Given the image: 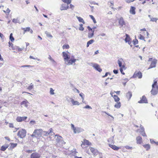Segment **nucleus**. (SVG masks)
Returning a JSON list of instances; mask_svg holds the SVG:
<instances>
[{
	"label": "nucleus",
	"instance_id": "9d476101",
	"mask_svg": "<svg viewBox=\"0 0 158 158\" xmlns=\"http://www.w3.org/2000/svg\"><path fill=\"white\" fill-rule=\"evenodd\" d=\"M27 118V117L26 116L23 117H18L16 119L17 121L18 122H21L25 121Z\"/></svg>",
	"mask_w": 158,
	"mask_h": 158
},
{
	"label": "nucleus",
	"instance_id": "7c9ffc66",
	"mask_svg": "<svg viewBox=\"0 0 158 158\" xmlns=\"http://www.w3.org/2000/svg\"><path fill=\"white\" fill-rule=\"evenodd\" d=\"M121 106V103L119 102H117L114 105V107L117 108H119Z\"/></svg>",
	"mask_w": 158,
	"mask_h": 158
},
{
	"label": "nucleus",
	"instance_id": "c756f323",
	"mask_svg": "<svg viewBox=\"0 0 158 158\" xmlns=\"http://www.w3.org/2000/svg\"><path fill=\"white\" fill-rule=\"evenodd\" d=\"M77 19H78L79 21L80 22L82 23L83 24L85 23V22L83 19L80 17H78L77 16H76Z\"/></svg>",
	"mask_w": 158,
	"mask_h": 158
},
{
	"label": "nucleus",
	"instance_id": "5701e85b",
	"mask_svg": "<svg viewBox=\"0 0 158 158\" xmlns=\"http://www.w3.org/2000/svg\"><path fill=\"white\" fill-rule=\"evenodd\" d=\"M109 146L113 149L115 150H118L119 148L114 145L111 144L110 143L109 144Z\"/></svg>",
	"mask_w": 158,
	"mask_h": 158
},
{
	"label": "nucleus",
	"instance_id": "7ed1b4c3",
	"mask_svg": "<svg viewBox=\"0 0 158 158\" xmlns=\"http://www.w3.org/2000/svg\"><path fill=\"white\" fill-rule=\"evenodd\" d=\"M90 65L94 67L96 70L100 72L102 71V69L100 68L99 65L96 63H91Z\"/></svg>",
	"mask_w": 158,
	"mask_h": 158
},
{
	"label": "nucleus",
	"instance_id": "aec40b11",
	"mask_svg": "<svg viewBox=\"0 0 158 158\" xmlns=\"http://www.w3.org/2000/svg\"><path fill=\"white\" fill-rule=\"evenodd\" d=\"M126 38H125V41L126 43L128 42V44H130L131 43V42L130 41V37H129V35L127 34H126Z\"/></svg>",
	"mask_w": 158,
	"mask_h": 158
},
{
	"label": "nucleus",
	"instance_id": "0e129e2a",
	"mask_svg": "<svg viewBox=\"0 0 158 158\" xmlns=\"http://www.w3.org/2000/svg\"><path fill=\"white\" fill-rule=\"evenodd\" d=\"M87 28L89 30H91L92 31V32L93 31L92 30V29L89 26H88Z\"/></svg>",
	"mask_w": 158,
	"mask_h": 158
},
{
	"label": "nucleus",
	"instance_id": "79ce46f5",
	"mask_svg": "<svg viewBox=\"0 0 158 158\" xmlns=\"http://www.w3.org/2000/svg\"><path fill=\"white\" fill-rule=\"evenodd\" d=\"M54 90L52 88H50V94L51 95H54L55 94Z\"/></svg>",
	"mask_w": 158,
	"mask_h": 158
},
{
	"label": "nucleus",
	"instance_id": "0eeeda50",
	"mask_svg": "<svg viewBox=\"0 0 158 158\" xmlns=\"http://www.w3.org/2000/svg\"><path fill=\"white\" fill-rule=\"evenodd\" d=\"M142 74L141 72L139 71L138 72H135L133 75V77L134 78L138 77L139 78H141L142 77Z\"/></svg>",
	"mask_w": 158,
	"mask_h": 158
},
{
	"label": "nucleus",
	"instance_id": "b1692460",
	"mask_svg": "<svg viewBox=\"0 0 158 158\" xmlns=\"http://www.w3.org/2000/svg\"><path fill=\"white\" fill-rule=\"evenodd\" d=\"M132 96V94L131 92L129 91L126 94V97L128 98V100H129Z\"/></svg>",
	"mask_w": 158,
	"mask_h": 158
},
{
	"label": "nucleus",
	"instance_id": "c85d7f7f",
	"mask_svg": "<svg viewBox=\"0 0 158 158\" xmlns=\"http://www.w3.org/2000/svg\"><path fill=\"white\" fill-rule=\"evenodd\" d=\"M82 131V129L81 128L77 127L76 128V130H75V131H74V133L75 134L77 133H79Z\"/></svg>",
	"mask_w": 158,
	"mask_h": 158
},
{
	"label": "nucleus",
	"instance_id": "49530a36",
	"mask_svg": "<svg viewBox=\"0 0 158 158\" xmlns=\"http://www.w3.org/2000/svg\"><path fill=\"white\" fill-rule=\"evenodd\" d=\"M157 81L154 80V83L152 85V88H153L154 87H155L156 86V85H157Z\"/></svg>",
	"mask_w": 158,
	"mask_h": 158
},
{
	"label": "nucleus",
	"instance_id": "dca6fc26",
	"mask_svg": "<svg viewBox=\"0 0 158 158\" xmlns=\"http://www.w3.org/2000/svg\"><path fill=\"white\" fill-rule=\"evenodd\" d=\"M158 90L155 87L152 88V89L151 91V94L153 95L157 94L158 93Z\"/></svg>",
	"mask_w": 158,
	"mask_h": 158
},
{
	"label": "nucleus",
	"instance_id": "20e7f679",
	"mask_svg": "<svg viewBox=\"0 0 158 158\" xmlns=\"http://www.w3.org/2000/svg\"><path fill=\"white\" fill-rule=\"evenodd\" d=\"M157 60L155 59H154L152 61L151 64L148 69H150L155 67L157 63Z\"/></svg>",
	"mask_w": 158,
	"mask_h": 158
},
{
	"label": "nucleus",
	"instance_id": "8fccbe9b",
	"mask_svg": "<svg viewBox=\"0 0 158 158\" xmlns=\"http://www.w3.org/2000/svg\"><path fill=\"white\" fill-rule=\"evenodd\" d=\"M71 128L73 130V132L75 131V130H76V128L75 127V126L73 124H71Z\"/></svg>",
	"mask_w": 158,
	"mask_h": 158
},
{
	"label": "nucleus",
	"instance_id": "a18cd8bd",
	"mask_svg": "<svg viewBox=\"0 0 158 158\" xmlns=\"http://www.w3.org/2000/svg\"><path fill=\"white\" fill-rule=\"evenodd\" d=\"M69 46L68 44H64L63 45L62 47L63 49H68L69 48Z\"/></svg>",
	"mask_w": 158,
	"mask_h": 158
},
{
	"label": "nucleus",
	"instance_id": "1a4fd4ad",
	"mask_svg": "<svg viewBox=\"0 0 158 158\" xmlns=\"http://www.w3.org/2000/svg\"><path fill=\"white\" fill-rule=\"evenodd\" d=\"M21 29L23 31V34H24L27 31H30L31 33L32 34L33 33V30L31 29L30 27H27L26 28H22Z\"/></svg>",
	"mask_w": 158,
	"mask_h": 158
},
{
	"label": "nucleus",
	"instance_id": "39448f33",
	"mask_svg": "<svg viewBox=\"0 0 158 158\" xmlns=\"http://www.w3.org/2000/svg\"><path fill=\"white\" fill-rule=\"evenodd\" d=\"M119 25L120 26V27L121 28L124 25L126 24L125 22L124 21L123 18L122 17H120L118 19Z\"/></svg>",
	"mask_w": 158,
	"mask_h": 158
},
{
	"label": "nucleus",
	"instance_id": "680f3d73",
	"mask_svg": "<svg viewBox=\"0 0 158 158\" xmlns=\"http://www.w3.org/2000/svg\"><path fill=\"white\" fill-rule=\"evenodd\" d=\"M113 72L114 73L116 74L118 73V71L117 70H113Z\"/></svg>",
	"mask_w": 158,
	"mask_h": 158
},
{
	"label": "nucleus",
	"instance_id": "f257e3e1",
	"mask_svg": "<svg viewBox=\"0 0 158 158\" xmlns=\"http://www.w3.org/2000/svg\"><path fill=\"white\" fill-rule=\"evenodd\" d=\"M43 131L41 129H36L34 130L31 136L35 137L37 139H40L42 137Z\"/></svg>",
	"mask_w": 158,
	"mask_h": 158
},
{
	"label": "nucleus",
	"instance_id": "4c0bfd02",
	"mask_svg": "<svg viewBox=\"0 0 158 158\" xmlns=\"http://www.w3.org/2000/svg\"><path fill=\"white\" fill-rule=\"evenodd\" d=\"M13 34L12 33H11L10 35V39L11 41L13 42L14 40V38L12 36Z\"/></svg>",
	"mask_w": 158,
	"mask_h": 158
},
{
	"label": "nucleus",
	"instance_id": "2f4dec72",
	"mask_svg": "<svg viewBox=\"0 0 158 158\" xmlns=\"http://www.w3.org/2000/svg\"><path fill=\"white\" fill-rule=\"evenodd\" d=\"M113 98H114L115 102H119L120 98L117 95H114L113 96Z\"/></svg>",
	"mask_w": 158,
	"mask_h": 158
},
{
	"label": "nucleus",
	"instance_id": "cd10ccee",
	"mask_svg": "<svg viewBox=\"0 0 158 158\" xmlns=\"http://www.w3.org/2000/svg\"><path fill=\"white\" fill-rule=\"evenodd\" d=\"M114 136L110 137L108 139V141L109 143H114Z\"/></svg>",
	"mask_w": 158,
	"mask_h": 158
},
{
	"label": "nucleus",
	"instance_id": "72a5a7b5",
	"mask_svg": "<svg viewBox=\"0 0 158 158\" xmlns=\"http://www.w3.org/2000/svg\"><path fill=\"white\" fill-rule=\"evenodd\" d=\"M143 147L146 149L147 150H148L150 149V146L149 144H146L143 145Z\"/></svg>",
	"mask_w": 158,
	"mask_h": 158
},
{
	"label": "nucleus",
	"instance_id": "ddd939ff",
	"mask_svg": "<svg viewBox=\"0 0 158 158\" xmlns=\"http://www.w3.org/2000/svg\"><path fill=\"white\" fill-rule=\"evenodd\" d=\"M90 149V151L94 155H97L98 153V151L97 149H95L93 148L89 147V148Z\"/></svg>",
	"mask_w": 158,
	"mask_h": 158
},
{
	"label": "nucleus",
	"instance_id": "603ef678",
	"mask_svg": "<svg viewBox=\"0 0 158 158\" xmlns=\"http://www.w3.org/2000/svg\"><path fill=\"white\" fill-rule=\"evenodd\" d=\"M135 0H125V1L127 3H130L131 2H133Z\"/></svg>",
	"mask_w": 158,
	"mask_h": 158
},
{
	"label": "nucleus",
	"instance_id": "09e8293b",
	"mask_svg": "<svg viewBox=\"0 0 158 158\" xmlns=\"http://www.w3.org/2000/svg\"><path fill=\"white\" fill-rule=\"evenodd\" d=\"M158 19L155 18H151L150 21L152 22H156Z\"/></svg>",
	"mask_w": 158,
	"mask_h": 158
},
{
	"label": "nucleus",
	"instance_id": "13d9d810",
	"mask_svg": "<svg viewBox=\"0 0 158 158\" xmlns=\"http://www.w3.org/2000/svg\"><path fill=\"white\" fill-rule=\"evenodd\" d=\"M12 21L13 22L15 23H18V20L17 19H12Z\"/></svg>",
	"mask_w": 158,
	"mask_h": 158
},
{
	"label": "nucleus",
	"instance_id": "37998d69",
	"mask_svg": "<svg viewBox=\"0 0 158 158\" xmlns=\"http://www.w3.org/2000/svg\"><path fill=\"white\" fill-rule=\"evenodd\" d=\"M89 16L90 17V18L93 20L94 23H96V21L94 16L92 15H89Z\"/></svg>",
	"mask_w": 158,
	"mask_h": 158
},
{
	"label": "nucleus",
	"instance_id": "774afa93",
	"mask_svg": "<svg viewBox=\"0 0 158 158\" xmlns=\"http://www.w3.org/2000/svg\"><path fill=\"white\" fill-rule=\"evenodd\" d=\"M30 123L34 124L35 123V122L34 121L31 120L30 121Z\"/></svg>",
	"mask_w": 158,
	"mask_h": 158
},
{
	"label": "nucleus",
	"instance_id": "6ab92c4d",
	"mask_svg": "<svg viewBox=\"0 0 158 158\" xmlns=\"http://www.w3.org/2000/svg\"><path fill=\"white\" fill-rule=\"evenodd\" d=\"M69 99L73 105H80V103L78 101H75L72 98H70Z\"/></svg>",
	"mask_w": 158,
	"mask_h": 158
},
{
	"label": "nucleus",
	"instance_id": "f3484780",
	"mask_svg": "<svg viewBox=\"0 0 158 158\" xmlns=\"http://www.w3.org/2000/svg\"><path fill=\"white\" fill-rule=\"evenodd\" d=\"M62 139L61 136H57V137L56 139V143L57 145H59Z\"/></svg>",
	"mask_w": 158,
	"mask_h": 158
},
{
	"label": "nucleus",
	"instance_id": "de8ad7c7",
	"mask_svg": "<svg viewBox=\"0 0 158 158\" xmlns=\"http://www.w3.org/2000/svg\"><path fill=\"white\" fill-rule=\"evenodd\" d=\"M23 48H19L18 47L16 46V50L18 51H21L23 50Z\"/></svg>",
	"mask_w": 158,
	"mask_h": 158
},
{
	"label": "nucleus",
	"instance_id": "4be33fe9",
	"mask_svg": "<svg viewBox=\"0 0 158 158\" xmlns=\"http://www.w3.org/2000/svg\"><path fill=\"white\" fill-rule=\"evenodd\" d=\"M136 142L137 144H140L142 142V138L141 137L138 136L136 138Z\"/></svg>",
	"mask_w": 158,
	"mask_h": 158
},
{
	"label": "nucleus",
	"instance_id": "e433bc0d",
	"mask_svg": "<svg viewBox=\"0 0 158 158\" xmlns=\"http://www.w3.org/2000/svg\"><path fill=\"white\" fill-rule=\"evenodd\" d=\"M64 3H67V5L70 4L71 2V0H62Z\"/></svg>",
	"mask_w": 158,
	"mask_h": 158
},
{
	"label": "nucleus",
	"instance_id": "c03bdc74",
	"mask_svg": "<svg viewBox=\"0 0 158 158\" xmlns=\"http://www.w3.org/2000/svg\"><path fill=\"white\" fill-rule=\"evenodd\" d=\"M83 24H80V27L79 28V30L81 31H83L84 30V28L83 27Z\"/></svg>",
	"mask_w": 158,
	"mask_h": 158
},
{
	"label": "nucleus",
	"instance_id": "864d4df0",
	"mask_svg": "<svg viewBox=\"0 0 158 158\" xmlns=\"http://www.w3.org/2000/svg\"><path fill=\"white\" fill-rule=\"evenodd\" d=\"M9 47H11L13 50H15V48H13V44L11 43L10 42H9Z\"/></svg>",
	"mask_w": 158,
	"mask_h": 158
},
{
	"label": "nucleus",
	"instance_id": "412c9836",
	"mask_svg": "<svg viewBox=\"0 0 158 158\" xmlns=\"http://www.w3.org/2000/svg\"><path fill=\"white\" fill-rule=\"evenodd\" d=\"M135 7L131 6L130 10V13L131 14L135 15Z\"/></svg>",
	"mask_w": 158,
	"mask_h": 158
},
{
	"label": "nucleus",
	"instance_id": "a19ab883",
	"mask_svg": "<svg viewBox=\"0 0 158 158\" xmlns=\"http://www.w3.org/2000/svg\"><path fill=\"white\" fill-rule=\"evenodd\" d=\"M65 143V142H64V141L63 140V139H62V140H61V141H60V143L59 145H58V146H61L63 144H64Z\"/></svg>",
	"mask_w": 158,
	"mask_h": 158
},
{
	"label": "nucleus",
	"instance_id": "6e6d98bb",
	"mask_svg": "<svg viewBox=\"0 0 158 158\" xmlns=\"http://www.w3.org/2000/svg\"><path fill=\"white\" fill-rule=\"evenodd\" d=\"M79 95L81 97L82 100V102H83L84 100V97L83 96L84 95V94L82 93H81L79 94Z\"/></svg>",
	"mask_w": 158,
	"mask_h": 158
},
{
	"label": "nucleus",
	"instance_id": "e2e57ef3",
	"mask_svg": "<svg viewBox=\"0 0 158 158\" xmlns=\"http://www.w3.org/2000/svg\"><path fill=\"white\" fill-rule=\"evenodd\" d=\"M9 127H14V125L13 123H10L9 125Z\"/></svg>",
	"mask_w": 158,
	"mask_h": 158
},
{
	"label": "nucleus",
	"instance_id": "58836bf2",
	"mask_svg": "<svg viewBox=\"0 0 158 158\" xmlns=\"http://www.w3.org/2000/svg\"><path fill=\"white\" fill-rule=\"evenodd\" d=\"M3 11L6 14L8 15L9 14L10 10L8 8H7L6 11L3 10Z\"/></svg>",
	"mask_w": 158,
	"mask_h": 158
},
{
	"label": "nucleus",
	"instance_id": "69168bd1",
	"mask_svg": "<svg viewBox=\"0 0 158 158\" xmlns=\"http://www.w3.org/2000/svg\"><path fill=\"white\" fill-rule=\"evenodd\" d=\"M108 73H108V72H106V73H105V75L103 76H102V77H106V76H107L108 74Z\"/></svg>",
	"mask_w": 158,
	"mask_h": 158
},
{
	"label": "nucleus",
	"instance_id": "a211bd4d",
	"mask_svg": "<svg viewBox=\"0 0 158 158\" xmlns=\"http://www.w3.org/2000/svg\"><path fill=\"white\" fill-rule=\"evenodd\" d=\"M69 6L65 4H63L60 8V10H66L67 9L69 8Z\"/></svg>",
	"mask_w": 158,
	"mask_h": 158
},
{
	"label": "nucleus",
	"instance_id": "a878e982",
	"mask_svg": "<svg viewBox=\"0 0 158 158\" xmlns=\"http://www.w3.org/2000/svg\"><path fill=\"white\" fill-rule=\"evenodd\" d=\"M9 146L7 144L2 146L0 150L2 151H5L8 147Z\"/></svg>",
	"mask_w": 158,
	"mask_h": 158
},
{
	"label": "nucleus",
	"instance_id": "338daca9",
	"mask_svg": "<svg viewBox=\"0 0 158 158\" xmlns=\"http://www.w3.org/2000/svg\"><path fill=\"white\" fill-rule=\"evenodd\" d=\"M150 142H151V143L152 144L155 143V142L153 140H152L151 139H150Z\"/></svg>",
	"mask_w": 158,
	"mask_h": 158
},
{
	"label": "nucleus",
	"instance_id": "4468645a",
	"mask_svg": "<svg viewBox=\"0 0 158 158\" xmlns=\"http://www.w3.org/2000/svg\"><path fill=\"white\" fill-rule=\"evenodd\" d=\"M28 103L29 102L27 100L25 99L24 101H23L21 102L20 105L22 106V107H23L22 106H23L27 107L28 106Z\"/></svg>",
	"mask_w": 158,
	"mask_h": 158
},
{
	"label": "nucleus",
	"instance_id": "bb28decb",
	"mask_svg": "<svg viewBox=\"0 0 158 158\" xmlns=\"http://www.w3.org/2000/svg\"><path fill=\"white\" fill-rule=\"evenodd\" d=\"M144 129L143 128V127H141V130L139 131L140 133L142 136H146V135L145 132H144Z\"/></svg>",
	"mask_w": 158,
	"mask_h": 158
},
{
	"label": "nucleus",
	"instance_id": "2eb2a0df",
	"mask_svg": "<svg viewBox=\"0 0 158 158\" xmlns=\"http://www.w3.org/2000/svg\"><path fill=\"white\" fill-rule=\"evenodd\" d=\"M91 144V143H90L88 140L85 139L82 142V143L81 144V146L82 147L83 145H90Z\"/></svg>",
	"mask_w": 158,
	"mask_h": 158
},
{
	"label": "nucleus",
	"instance_id": "9b49d317",
	"mask_svg": "<svg viewBox=\"0 0 158 158\" xmlns=\"http://www.w3.org/2000/svg\"><path fill=\"white\" fill-rule=\"evenodd\" d=\"M138 102L139 103H148L146 97L144 96H143L140 100L138 101Z\"/></svg>",
	"mask_w": 158,
	"mask_h": 158
},
{
	"label": "nucleus",
	"instance_id": "c9c22d12",
	"mask_svg": "<svg viewBox=\"0 0 158 158\" xmlns=\"http://www.w3.org/2000/svg\"><path fill=\"white\" fill-rule=\"evenodd\" d=\"M94 31H93L91 33H89L88 34V37L89 38H92L94 35Z\"/></svg>",
	"mask_w": 158,
	"mask_h": 158
},
{
	"label": "nucleus",
	"instance_id": "3c124183",
	"mask_svg": "<svg viewBox=\"0 0 158 158\" xmlns=\"http://www.w3.org/2000/svg\"><path fill=\"white\" fill-rule=\"evenodd\" d=\"M124 147L125 148H126L127 149H131L132 148V147H130L128 145H126V146H125Z\"/></svg>",
	"mask_w": 158,
	"mask_h": 158
},
{
	"label": "nucleus",
	"instance_id": "bf43d9fd",
	"mask_svg": "<svg viewBox=\"0 0 158 158\" xmlns=\"http://www.w3.org/2000/svg\"><path fill=\"white\" fill-rule=\"evenodd\" d=\"M84 108H86V109H92V108L90 106H89L88 105L86 106H85L84 107Z\"/></svg>",
	"mask_w": 158,
	"mask_h": 158
},
{
	"label": "nucleus",
	"instance_id": "6e6552de",
	"mask_svg": "<svg viewBox=\"0 0 158 158\" xmlns=\"http://www.w3.org/2000/svg\"><path fill=\"white\" fill-rule=\"evenodd\" d=\"M40 155L39 153L37 152H33L32 153L30 156L31 158H40Z\"/></svg>",
	"mask_w": 158,
	"mask_h": 158
},
{
	"label": "nucleus",
	"instance_id": "f03ea898",
	"mask_svg": "<svg viewBox=\"0 0 158 158\" xmlns=\"http://www.w3.org/2000/svg\"><path fill=\"white\" fill-rule=\"evenodd\" d=\"M26 131L24 129H22L18 131L17 135L19 138H23L26 136Z\"/></svg>",
	"mask_w": 158,
	"mask_h": 158
},
{
	"label": "nucleus",
	"instance_id": "ea45409f",
	"mask_svg": "<svg viewBox=\"0 0 158 158\" xmlns=\"http://www.w3.org/2000/svg\"><path fill=\"white\" fill-rule=\"evenodd\" d=\"M33 85L32 84V83H31L30 85L28 87L27 89L29 90H31L33 88Z\"/></svg>",
	"mask_w": 158,
	"mask_h": 158
},
{
	"label": "nucleus",
	"instance_id": "473e14b6",
	"mask_svg": "<svg viewBox=\"0 0 158 158\" xmlns=\"http://www.w3.org/2000/svg\"><path fill=\"white\" fill-rule=\"evenodd\" d=\"M10 148L12 149H13L15 147H16L17 145V143H10Z\"/></svg>",
	"mask_w": 158,
	"mask_h": 158
},
{
	"label": "nucleus",
	"instance_id": "423d86ee",
	"mask_svg": "<svg viewBox=\"0 0 158 158\" xmlns=\"http://www.w3.org/2000/svg\"><path fill=\"white\" fill-rule=\"evenodd\" d=\"M62 54L63 57L64 58V61L65 62V63H66L67 61H68V60L69 59L70 56L68 55L66 52H62Z\"/></svg>",
	"mask_w": 158,
	"mask_h": 158
},
{
	"label": "nucleus",
	"instance_id": "f8f14e48",
	"mask_svg": "<svg viewBox=\"0 0 158 158\" xmlns=\"http://www.w3.org/2000/svg\"><path fill=\"white\" fill-rule=\"evenodd\" d=\"M77 59H73L68 60L65 63L68 65H72L76 61Z\"/></svg>",
	"mask_w": 158,
	"mask_h": 158
},
{
	"label": "nucleus",
	"instance_id": "5fc2aeb1",
	"mask_svg": "<svg viewBox=\"0 0 158 158\" xmlns=\"http://www.w3.org/2000/svg\"><path fill=\"white\" fill-rule=\"evenodd\" d=\"M133 44L134 45H135L138 44V41L137 40L135 39L133 40Z\"/></svg>",
	"mask_w": 158,
	"mask_h": 158
},
{
	"label": "nucleus",
	"instance_id": "4d7b16f0",
	"mask_svg": "<svg viewBox=\"0 0 158 158\" xmlns=\"http://www.w3.org/2000/svg\"><path fill=\"white\" fill-rule=\"evenodd\" d=\"M139 38L141 40H144V38L143 35H142L141 34L139 35Z\"/></svg>",
	"mask_w": 158,
	"mask_h": 158
},
{
	"label": "nucleus",
	"instance_id": "f704fd0d",
	"mask_svg": "<svg viewBox=\"0 0 158 158\" xmlns=\"http://www.w3.org/2000/svg\"><path fill=\"white\" fill-rule=\"evenodd\" d=\"M94 42V40H90L88 41L87 44V47H88L90 44H91Z\"/></svg>",
	"mask_w": 158,
	"mask_h": 158
},
{
	"label": "nucleus",
	"instance_id": "052dcab7",
	"mask_svg": "<svg viewBox=\"0 0 158 158\" xmlns=\"http://www.w3.org/2000/svg\"><path fill=\"white\" fill-rule=\"evenodd\" d=\"M122 67L120 68V71L121 73L123 75L125 74V73L123 72V69Z\"/></svg>",
	"mask_w": 158,
	"mask_h": 158
},
{
	"label": "nucleus",
	"instance_id": "393cba45",
	"mask_svg": "<svg viewBox=\"0 0 158 158\" xmlns=\"http://www.w3.org/2000/svg\"><path fill=\"white\" fill-rule=\"evenodd\" d=\"M123 60L122 58L118 60V64L119 66L120 67L122 68H124L125 66L124 65H122V63L121 60Z\"/></svg>",
	"mask_w": 158,
	"mask_h": 158
}]
</instances>
